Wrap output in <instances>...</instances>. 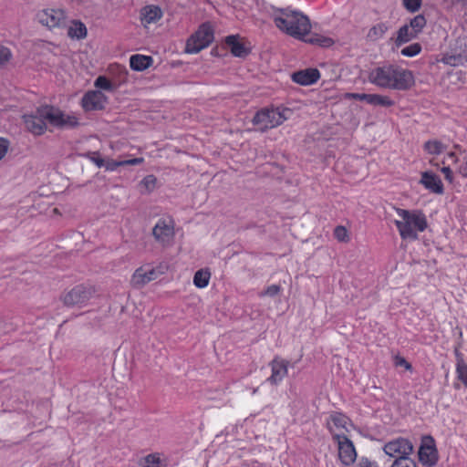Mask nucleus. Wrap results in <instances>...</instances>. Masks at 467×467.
<instances>
[{
	"instance_id": "5fc2aeb1",
	"label": "nucleus",
	"mask_w": 467,
	"mask_h": 467,
	"mask_svg": "<svg viewBox=\"0 0 467 467\" xmlns=\"http://www.w3.org/2000/svg\"><path fill=\"white\" fill-rule=\"evenodd\" d=\"M401 236H402L403 238H407V237H409V238H411V239H416L418 235L413 234V235H401Z\"/></svg>"
},
{
	"instance_id": "2f4dec72",
	"label": "nucleus",
	"mask_w": 467,
	"mask_h": 467,
	"mask_svg": "<svg viewBox=\"0 0 467 467\" xmlns=\"http://www.w3.org/2000/svg\"><path fill=\"white\" fill-rule=\"evenodd\" d=\"M330 420L333 424L339 429H346L349 419L341 412H333L330 415Z\"/></svg>"
},
{
	"instance_id": "a18cd8bd",
	"label": "nucleus",
	"mask_w": 467,
	"mask_h": 467,
	"mask_svg": "<svg viewBox=\"0 0 467 467\" xmlns=\"http://www.w3.org/2000/svg\"><path fill=\"white\" fill-rule=\"evenodd\" d=\"M143 161H144L143 158H134V159L120 161V163H121V166L137 165V164L142 163Z\"/></svg>"
},
{
	"instance_id": "a19ab883",
	"label": "nucleus",
	"mask_w": 467,
	"mask_h": 467,
	"mask_svg": "<svg viewBox=\"0 0 467 467\" xmlns=\"http://www.w3.org/2000/svg\"><path fill=\"white\" fill-rule=\"evenodd\" d=\"M121 166L120 161H114L111 159H105L104 168L108 171H114L118 167Z\"/></svg>"
},
{
	"instance_id": "de8ad7c7",
	"label": "nucleus",
	"mask_w": 467,
	"mask_h": 467,
	"mask_svg": "<svg viewBox=\"0 0 467 467\" xmlns=\"http://www.w3.org/2000/svg\"><path fill=\"white\" fill-rule=\"evenodd\" d=\"M454 355H455V358H456V365H461V364H464L465 363V361L463 359V356L460 352L458 348H456L454 349Z\"/></svg>"
},
{
	"instance_id": "2eb2a0df",
	"label": "nucleus",
	"mask_w": 467,
	"mask_h": 467,
	"mask_svg": "<svg viewBox=\"0 0 467 467\" xmlns=\"http://www.w3.org/2000/svg\"><path fill=\"white\" fill-rule=\"evenodd\" d=\"M107 103V97L100 90L88 91L82 98V107L85 110L102 109Z\"/></svg>"
},
{
	"instance_id": "7c9ffc66",
	"label": "nucleus",
	"mask_w": 467,
	"mask_h": 467,
	"mask_svg": "<svg viewBox=\"0 0 467 467\" xmlns=\"http://www.w3.org/2000/svg\"><path fill=\"white\" fill-rule=\"evenodd\" d=\"M94 86L99 90L106 91H114L116 88L113 83L110 80H109L105 76L98 77L94 82Z\"/></svg>"
},
{
	"instance_id": "37998d69",
	"label": "nucleus",
	"mask_w": 467,
	"mask_h": 467,
	"mask_svg": "<svg viewBox=\"0 0 467 467\" xmlns=\"http://www.w3.org/2000/svg\"><path fill=\"white\" fill-rule=\"evenodd\" d=\"M395 365L399 367H403L406 370H412L411 364L408 362L403 357L400 356H396Z\"/></svg>"
},
{
	"instance_id": "4468645a",
	"label": "nucleus",
	"mask_w": 467,
	"mask_h": 467,
	"mask_svg": "<svg viewBox=\"0 0 467 467\" xmlns=\"http://www.w3.org/2000/svg\"><path fill=\"white\" fill-rule=\"evenodd\" d=\"M161 272L153 267L140 266L135 270L131 277V284L134 287L140 288L146 284L158 278Z\"/></svg>"
},
{
	"instance_id": "5701e85b",
	"label": "nucleus",
	"mask_w": 467,
	"mask_h": 467,
	"mask_svg": "<svg viewBox=\"0 0 467 467\" xmlns=\"http://www.w3.org/2000/svg\"><path fill=\"white\" fill-rule=\"evenodd\" d=\"M67 35L71 38L83 39L87 36V27L80 21H73L68 27Z\"/></svg>"
},
{
	"instance_id": "4c0bfd02",
	"label": "nucleus",
	"mask_w": 467,
	"mask_h": 467,
	"mask_svg": "<svg viewBox=\"0 0 467 467\" xmlns=\"http://www.w3.org/2000/svg\"><path fill=\"white\" fill-rule=\"evenodd\" d=\"M281 291V286L279 285H269L264 292L260 294V296H275Z\"/></svg>"
},
{
	"instance_id": "f257e3e1",
	"label": "nucleus",
	"mask_w": 467,
	"mask_h": 467,
	"mask_svg": "<svg viewBox=\"0 0 467 467\" xmlns=\"http://www.w3.org/2000/svg\"><path fill=\"white\" fill-rule=\"evenodd\" d=\"M26 128L34 135H42L48 127L57 129H69L78 125V118L73 114H66L60 109L50 106H44L28 115H25Z\"/></svg>"
},
{
	"instance_id": "f03ea898",
	"label": "nucleus",
	"mask_w": 467,
	"mask_h": 467,
	"mask_svg": "<svg viewBox=\"0 0 467 467\" xmlns=\"http://www.w3.org/2000/svg\"><path fill=\"white\" fill-rule=\"evenodd\" d=\"M368 78L371 84L382 88L406 90L414 84L412 72L395 65L375 67L369 72Z\"/></svg>"
},
{
	"instance_id": "58836bf2",
	"label": "nucleus",
	"mask_w": 467,
	"mask_h": 467,
	"mask_svg": "<svg viewBox=\"0 0 467 467\" xmlns=\"http://www.w3.org/2000/svg\"><path fill=\"white\" fill-rule=\"evenodd\" d=\"M88 159L99 168H102L105 164V159H103L98 152L89 153L88 155Z\"/></svg>"
},
{
	"instance_id": "f8f14e48",
	"label": "nucleus",
	"mask_w": 467,
	"mask_h": 467,
	"mask_svg": "<svg viewBox=\"0 0 467 467\" xmlns=\"http://www.w3.org/2000/svg\"><path fill=\"white\" fill-rule=\"evenodd\" d=\"M289 362L279 357H275L269 363L271 368V376L267 379V381L271 385H278L288 374Z\"/></svg>"
},
{
	"instance_id": "603ef678",
	"label": "nucleus",
	"mask_w": 467,
	"mask_h": 467,
	"mask_svg": "<svg viewBox=\"0 0 467 467\" xmlns=\"http://www.w3.org/2000/svg\"><path fill=\"white\" fill-rule=\"evenodd\" d=\"M347 230L344 226H337L335 230V234H346Z\"/></svg>"
},
{
	"instance_id": "a211bd4d",
	"label": "nucleus",
	"mask_w": 467,
	"mask_h": 467,
	"mask_svg": "<svg viewBox=\"0 0 467 467\" xmlns=\"http://www.w3.org/2000/svg\"><path fill=\"white\" fill-rule=\"evenodd\" d=\"M162 17L161 9L154 5L144 6L140 11V20L144 26L155 24Z\"/></svg>"
},
{
	"instance_id": "aec40b11",
	"label": "nucleus",
	"mask_w": 467,
	"mask_h": 467,
	"mask_svg": "<svg viewBox=\"0 0 467 467\" xmlns=\"http://www.w3.org/2000/svg\"><path fill=\"white\" fill-rule=\"evenodd\" d=\"M151 62V57L144 55H132L130 57V66L135 71L145 70L150 66Z\"/></svg>"
},
{
	"instance_id": "4be33fe9",
	"label": "nucleus",
	"mask_w": 467,
	"mask_h": 467,
	"mask_svg": "<svg viewBox=\"0 0 467 467\" xmlns=\"http://www.w3.org/2000/svg\"><path fill=\"white\" fill-rule=\"evenodd\" d=\"M389 26L386 22H379L374 25L368 32L367 38L369 41H378L385 36Z\"/></svg>"
},
{
	"instance_id": "f3484780",
	"label": "nucleus",
	"mask_w": 467,
	"mask_h": 467,
	"mask_svg": "<svg viewBox=\"0 0 467 467\" xmlns=\"http://www.w3.org/2000/svg\"><path fill=\"white\" fill-rule=\"evenodd\" d=\"M427 190L431 192L441 194L443 192V185L441 180L436 174L424 171L421 173V179L420 182Z\"/></svg>"
},
{
	"instance_id": "a878e982",
	"label": "nucleus",
	"mask_w": 467,
	"mask_h": 467,
	"mask_svg": "<svg viewBox=\"0 0 467 467\" xmlns=\"http://www.w3.org/2000/svg\"><path fill=\"white\" fill-rule=\"evenodd\" d=\"M211 278V273L208 269H200L195 272L193 284L198 288H204L208 285Z\"/></svg>"
},
{
	"instance_id": "ea45409f",
	"label": "nucleus",
	"mask_w": 467,
	"mask_h": 467,
	"mask_svg": "<svg viewBox=\"0 0 467 467\" xmlns=\"http://www.w3.org/2000/svg\"><path fill=\"white\" fill-rule=\"evenodd\" d=\"M12 57L11 51L5 47H0V65L6 64Z\"/></svg>"
},
{
	"instance_id": "393cba45",
	"label": "nucleus",
	"mask_w": 467,
	"mask_h": 467,
	"mask_svg": "<svg viewBox=\"0 0 467 467\" xmlns=\"http://www.w3.org/2000/svg\"><path fill=\"white\" fill-rule=\"evenodd\" d=\"M417 36H418L413 31H411V28L408 25H404L399 29L395 43L397 46H400L410 42Z\"/></svg>"
},
{
	"instance_id": "473e14b6",
	"label": "nucleus",
	"mask_w": 467,
	"mask_h": 467,
	"mask_svg": "<svg viewBox=\"0 0 467 467\" xmlns=\"http://www.w3.org/2000/svg\"><path fill=\"white\" fill-rule=\"evenodd\" d=\"M421 46L419 43L411 44L401 49L400 53L404 57H412L420 54Z\"/></svg>"
},
{
	"instance_id": "c756f323",
	"label": "nucleus",
	"mask_w": 467,
	"mask_h": 467,
	"mask_svg": "<svg viewBox=\"0 0 467 467\" xmlns=\"http://www.w3.org/2000/svg\"><path fill=\"white\" fill-rule=\"evenodd\" d=\"M441 61L446 65L451 66V67H458L460 65L463 64L464 57L460 55H454V54H445Z\"/></svg>"
},
{
	"instance_id": "bb28decb",
	"label": "nucleus",
	"mask_w": 467,
	"mask_h": 467,
	"mask_svg": "<svg viewBox=\"0 0 467 467\" xmlns=\"http://www.w3.org/2000/svg\"><path fill=\"white\" fill-rule=\"evenodd\" d=\"M303 40L309 44L317 45V46L324 47H330L334 44V41L332 38L319 35V34H312L308 37L305 36V38Z\"/></svg>"
},
{
	"instance_id": "3c124183",
	"label": "nucleus",
	"mask_w": 467,
	"mask_h": 467,
	"mask_svg": "<svg viewBox=\"0 0 467 467\" xmlns=\"http://www.w3.org/2000/svg\"><path fill=\"white\" fill-rule=\"evenodd\" d=\"M337 238V241L340 243H348L350 241V235H336Z\"/></svg>"
},
{
	"instance_id": "dca6fc26",
	"label": "nucleus",
	"mask_w": 467,
	"mask_h": 467,
	"mask_svg": "<svg viewBox=\"0 0 467 467\" xmlns=\"http://www.w3.org/2000/svg\"><path fill=\"white\" fill-rule=\"evenodd\" d=\"M319 78L320 73L316 68L299 70L292 75L293 81L303 86L312 85L317 82Z\"/></svg>"
},
{
	"instance_id": "0eeeda50",
	"label": "nucleus",
	"mask_w": 467,
	"mask_h": 467,
	"mask_svg": "<svg viewBox=\"0 0 467 467\" xmlns=\"http://www.w3.org/2000/svg\"><path fill=\"white\" fill-rule=\"evenodd\" d=\"M36 17L39 24L49 29L62 28L67 22V13L60 7L43 8L36 13Z\"/></svg>"
},
{
	"instance_id": "9b49d317",
	"label": "nucleus",
	"mask_w": 467,
	"mask_h": 467,
	"mask_svg": "<svg viewBox=\"0 0 467 467\" xmlns=\"http://www.w3.org/2000/svg\"><path fill=\"white\" fill-rule=\"evenodd\" d=\"M420 462L428 467H432L438 462V451L435 446L434 439L431 436H426L419 450Z\"/></svg>"
},
{
	"instance_id": "72a5a7b5",
	"label": "nucleus",
	"mask_w": 467,
	"mask_h": 467,
	"mask_svg": "<svg viewBox=\"0 0 467 467\" xmlns=\"http://www.w3.org/2000/svg\"><path fill=\"white\" fill-rule=\"evenodd\" d=\"M391 467H417V464L410 457H400L395 459Z\"/></svg>"
},
{
	"instance_id": "49530a36",
	"label": "nucleus",
	"mask_w": 467,
	"mask_h": 467,
	"mask_svg": "<svg viewBox=\"0 0 467 467\" xmlns=\"http://www.w3.org/2000/svg\"><path fill=\"white\" fill-rule=\"evenodd\" d=\"M441 172L444 174V177L446 180H448L450 182H452L453 176H452V171L450 169V167H443L441 169Z\"/></svg>"
},
{
	"instance_id": "ddd939ff",
	"label": "nucleus",
	"mask_w": 467,
	"mask_h": 467,
	"mask_svg": "<svg viewBox=\"0 0 467 467\" xmlns=\"http://www.w3.org/2000/svg\"><path fill=\"white\" fill-rule=\"evenodd\" d=\"M345 99H357L366 101L369 105L381 106V107H391L394 105V101L388 96L379 94H365V93H346Z\"/></svg>"
},
{
	"instance_id": "b1692460",
	"label": "nucleus",
	"mask_w": 467,
	"mask_h": 467,
	"mask_svg": "<svg viewBox=\"0 0 467 467\" xmlns=\"http://www.w3.org/2000/svg\"><path fill=\"white\" fill-rule=\"evenodd\" d=\"M141 467H166V463L161 460L159 452H153L146 455L140 460Z\"/></svg>"
},
{
	"instance_id": "c85d7f7f",
	"label": "nucleus",
	"mask_w": 467,
	"mask_h": 467,
	"mask_svg": "<svg viewBox=\"0 0 467 467\" xmlns=\"http://www.w3.org/2000/svg\"><path fill=\"white\" fill-rule=\"evenodd\" d=\"M426 23L427 22L425 16L422 15H418L410 20L408 26L411 28V31H413L418 36L425 27Z\"/></svg>"
},
{
	"instance_id": "e433bc0d",
	"label": "nucleus",
	"mask_w": 467,
	"mask_h": 467,
	"mask_svg": "<svg viewBox=\"0 0 467 467\" xmlns=\"http://www.w3.org/2000/svg\"><path fill=\"white\" fill-rule=\"evenodd\" d=\"M140 183L147 192H152L156 187L157 179L153 175H148L143 178Z\"/></svg>"
},
{
	"instance_id": "f704fd0d",
	"label": "nucleus",
	"mask_w": 467,
	"mask_h": 467,
	"mask_svg": "<svg viewBox=\"0 0 467 467\" xmlns=\"http://www.w3.org/2000/svg\"><path fill=\"white\" fill-rule=\"evenodd\" d=\"M402 4L407 11L415 13L420 10L422 0H402Z\"/></svg>"
},
{
	"instance_id": "cd10ccee",
	"label": "nucleus",
	"mask_w": 467,
	"mask_h": 467,
	"mask_svg": "<svg viewBox=\"0 0 467 467\" xmlns=\"http://www.w3.org/2000/svg\"><path fill=\"white\" fill-rule=\"evenodd\" d=\"M424 150L430 155H440L445 150V145L437 140H428L424 143Z\"/></svg>"
},
{
	"instance_id": "79ce46f5",
	"label": "nucleus",
	"mask_w": 467,
	"mask_h": 467,
	"mask_svg": "<svg viewBox=\"0 0 467 467\" xmlns=\"http://www.w3.org/2000/svg\"><path fill=\"white\" fill-rule=\"evenodd\" d=\"M10 143L8 140L0 137V161L5 158L6 155L8 150H9Z\"/></svg>"
},
{
	"instance_id": "7ed1b4c3",
	"label": "nucleus",
	"mask_w": 467,
	"mask_h": 467,
	"mask_svg": "<svg viewBox=\"0 0 467 467\" xmlns=\"http://www.w3.org/2000/svg\"><path fill=\"white\" fill-rule=\"evenodd\" d=\"M270 16L275 26L290 36L301 40L310 33V21L308 17L300 11L291 8H273Z\"/></svg>"
},
{
	"instance_id": "864d4df0",
	"label": "nucleus",
	"mask_w": 467,
	"mask_h": 467,
	"mask_svg": "<svg viewBox=\"0 0 467 467\" xmlns=\"http://www.w3.org/2000/svg\"><path fill=\"white\" fill-rule=\"evenodd\" d=\"M447 2H450L451 5H455L462 2L463 0H446Z\"/></svg>"
},
{
	"instance_id": "6ab92c4d",
	"label": "nucleus",
	"mask_w": 467,
	"mask_h": 467,
	"mask_svg": "<svg viewBox=\"0 0 467 467\" xmlns=\"http://www.w3.org/2000/svg\"><path fill=\"white\" fill-rule=\"evenodd\" d=\"M226 45L229 47L231 53L235 57H244L248 54L247 48L238 40L236 36H229L225 39Z\"/></svg>"
},
{
	"instance_id": "412c9836",
	"label": "nucleus",
	"mask_w": 467,
	"mask_h": 467,
	"mask_svg": "<svg viewBox=\"0 0 467 467\" xmlns=\"http://www.w3.org/2000/svg\"><path fill=\"white\" fill-rule=\"evenodd\" d=\"M174 221L170 216H163L158 220L153 227L152 234H165L174 231Z\"/></svg>"
},
{
	"instance_id": "c03bdc74",
	"label": "nucleus",
	"mask_w": 467,
	"mask_h": 467,
	"mask_svg": "<svg viewBox=\"0 0 467 467\" xmlns=\"http://www.w3.org/2000/svg\"><path fill=\"white\" fill-rule=\"evenodd\" d=\"M356 467H377L376 462L369 461L366 457H361Z\"/></svg>"
},
{
	"instance_id": "6e6552de",
	"label": "nucleus",
	"mask_w": 467,
	"mask_h": 467,
	"mask_svg": "<svg viewBox=\"0 0 467 467\" xmlns=\"http://www.w3.org/2000/svg\"><path fill=\"white\" fill-rule=\"evenodd\" d=\"M94 294V289L84 285H78L69 291L66 292L61 300L67 306H84L90 300Z\"/></svg>"
},
{
	"instance_id": "20e7f679",
	"label": "nucleus",
	"mask_w": 467,
	"mask_h": 467,
	"mask_svg": "<svg viewBox=\"0 0 467 467\" xmlns=\"http://www.w3.org/2000/svg\"><path fill=\"white\" fill-rule=\"evenodd\" d=\"M293 115L292 109L284 107L266 108L258 111L253 123L259 130H266L275 128L289 119Z\"/></svg>"
},
{
	"instance_id": "09e8293b",
	"label": "nucleus",
	"mask_w": 467,
	"mask_h": 467,
	"mask_svg": "<svg viewBox=\"0 0 467 467\" xmlns=\"http://www.w3.org/2000/svg\"><path fill=\"white\" fill-rule=\"evenodd\" d=\"M459 172L463 177H467V157L465 158L464 162L460 166Z\"/></svg>"
},
{
	"instance_id": "1a4fd4ad",
	"label": "nucleus",
	"mask_w": 467,
	"mask_h": 467,
	"mask_svg": "<svg viewBox=\"0 0 467 467\" xmlns=\"http://www.w3.org/2000/svg\"><path fill=\"white\" fill-rule=\"evenodd\" d=\"M337 443L338 458L345 466H349L357 460V451L353 442L345 434L333 435Z\"/></svg>"
},
{
	"instance_id": "9d476101",
	"label": "nucleus",
	"mask_w": 467,
	"mask_h": 467,
	"mask_svg": "<svg viewBox=\"0 0 467 467\" xmlns=\"http://www.w3.org/2000/svg\"><path fill=\"white\" fill-rule=\"evenodd\" d=\"M385 453L392 458L410 457L413 451L410 441L405 438H397L387 442L383 448Z\"/></svg>"
},
{
	"instance_id": "8fccbe9b",
	"label": "nucleus",
	"mask_w": 467,
	"mask_h": 467,
	"mask_svg": "<svg viewBox=\"0 0 467 467\" xmlns=\"http://www.w3.org/2000/svg\"><path fill=\"white\" fill-rule=\"evenodd\" d=\"M153 236H154V239L156 242L164 244L166 242V239H168L167 242H170V237L171 235H153Z\"/></svg>"
},
{
	"instance_id": "423d86ee",
	"label": "nucleus",
	"mask_w": 467,
	"mask_h": 467,
	"mask_svg": "<svg viewBox=\"0 0 467 467\" xmlns=\"http://www.w3.org/2000/svg\"><path fill=\"white\" fill-rule=\"evenodd\" d=\"M213 29L209 23L202 24L199 28L188 38L185 52L197 54L210 46L213 41Z\"/></svg>"
},
{
	"instance_id": "39448f33",
	"label": "nucleus",
	"mask_w": 467,
	"mask_h": 467,
	"mask_svg": "<svg viewBox=\"0 0 467 467\" xmlns=\"http://www.w3.org/2000/svg\"><path fill=\"white\" fill-rule=\"evenodd\" d=\"M396 225L400 234H415L424 232L428 223L425 214L419 210L397 209Z\"/></svg>"
},
{
	"instance_id": "6e6d98bb",
	"label": "nucleus",
	"mask_w": 467,
	"mask_h": 467,
	"mask_svg": "<svg viewBox=\"0 0 467 467\" xmlns=\"http://www.w3.org/2000/svg\"><path fill=\"white\" fill-rule=\"evenodd\" d=\"M53 212H54V213H57V208H53Z\"/></svg>"
},
{
	"instance_id": "c9c22d12",
	"label": "nucleus",
	"mask_w": 467,
	"mask_h": 467,
	"mask_svg": "<svg viewBox=\"0 0 467 467\" xmlns=\"http://www.w3.org/2000/svg\"><path fill=\"white\" fill-rule=\"evenodd\" d=\"M457 379L467 388V364L456 365Z\"/></svg>"
}]
</instances>
